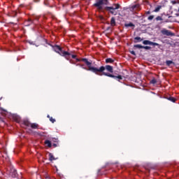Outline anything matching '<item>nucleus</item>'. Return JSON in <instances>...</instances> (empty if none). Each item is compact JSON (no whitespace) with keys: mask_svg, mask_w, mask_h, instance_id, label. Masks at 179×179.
<instances>
[{"mask_svg":"<svg viewBox=\"0 0 179 179\" xmlns=\"http://www.w3.org/2000/svg\"><path fill=\"white\" fill-rule=\"evenodd\" d=\"M103 75L104 76H108V78H113V79L118 80V82H120V80H122V76H121V75L114 76L110 73H103Z\"/></svg>","mask_w":179,"mask_h":179,"instance_id":"nucleus-5","label":"nucleus"},{"mask_svg":"<svg viewBox=\"0 0 179 179\" xmlns=\"http://www.w3.org/2000/svg\"><path fill=\"white\" fill-rule=\"evenodd\" d=\"M134 48H139V49L143 48V45H134Z\"/></svg>","mask_w":179,"mask_h":179,"instance_id":"nucleus-22","label":"nucleus"},{"mask_svg":"<svg viewBox=\"0 0 179 179\" xmlns=\"http://www.w3.org/2000/svg\"><path fill=\"white\" fill-rule=\"evenodd\" d=\"M116 22H115V17H112L110 19V26H112L113 27H114V26H115Z\"/></svg>","mask_w":179,"mask_h":179,"instance_id":"nucleus-9","label":"nucleus"},{"mask_svg":"<svg viewBox=\"0 0 179 179\" xmlns=\"http://www.w3.org/2000/svg\"><path fill=\"white\" fill-rule=\"evenodd\" d=\"M49 160L50 162H52L53 160H57V159L54 157L52 153H49Z\"/></svg>","mask_w":179,"mask_h":179,"instance_id":"nucleus-14","label":"nucleus"},{"mask_svg":"<svg viewBox=\"0 0 179 179\" xmlns=\"http://www.w3.org/2000/svg\"><path fill=\"white\" fill-rule=\"evenodd\" d=\"M143 44H144V45H157V46L159 45V43H157L152 42V41H148V40L143 41Z\"/></svg>","mask_w":179,"mask_h":179,"instance_id":"nucleus-7","label":"nucleus"},{"mask_svg":"<svg viewBox=\"0 0 179 179\" xmlns=\"http://www.w3.org/2000/svg\"><path fill=\"white\" fill-rule=\"evenodd\" d=\"M76 59L77 62H80V61H82V62H84L83 60H82V59H86V58H82V59H80L76 58Z\"/></svg>","mask_w":179,"mask_h":179,"instance_id":"nucleus-26","label":"nucleus"},{"mask_svg":"<svg viewBox=\"0 0 179 179\" xmlns=\"http://www.w3.org/2000/svg\"><path fill=\"white\" fill-rule=\"evenodd\" d=\"M178 12H179V7H178Z\"/></svg>","mask_w":179,"mask_h":179,"instance_id":"nucleus-35","label":"nucleus"},{"mask_svg":"<svg viewBox=\"0 0 179 179\" xmlns=\"http://www.w3.org/2000/svg\"><path fill=\"white\" fill-rule=\"evenodd\" d=\"M150 83H151V85H156V83H157V80H156V78H153L150 80Z\"/></svg>","mask_w":179,"mask_h":179,"instance_id":"nucleus-19","label":"nucleus"},{"mask_svg":"<svg viewBox=\"0 0 179 179\" xmlns=\"http://www.w3.org/2000/svg\"><path fill=\"white\" fill-rule=\"evenodd\" d=\"M45 145H47L48 148H51L52 146L51 141H50L49 140L45 141Z\"/></svg>","mask_w":179,"mask_h":179,"instance_id":"nucleus-17","label":"nucleus"},{"mask_svg":"<svg viewBox=\"0 0 179 179\" xmlns=\"http://www.w3.org/2000/svg\"><path fill=\"white\" fill-rule=\"evenodd\" d=\"M52 48L55 52L61 55V57H64L66 59H69V57H71V53L66 51L62 50V48L58 45H55L52 46Z\"/></svg>","mask_w":179,"mask_h":179,"instance_id":"nucleus-2","label":"nucleus"},{"mask_svg":"<svg viewBox=\"0 0 179 179\" xmlns=\"http://www.w3.org/2000/svg\"><path fill=\"white\" fill-rule=\"evenodd\" d=\"M160 9H162V6H158L157 7L155 8V9L154 10V12H159V10H160Z\"/></svg>","mask_w":179,"mask_h":179,"instance_id":"nucleus-20","label":"nucleus"},{"mask_svg":"<svg viewBox=\"0 0 179 179\" xmlns=\"http://www.w3.org/2000/svg\"><path fill=\"white\" fill-rule=\"evenodd\" d=\"M153 19H155V15H150L148 17V20H153Z\"/></svg>","mask_w":179,"mask_h":179,"instance_id":"nucleus-25","label":"nucleus"},{"mask_svg":"<svg viewBox=\"0 0 179 179\" xmlns=\"http://www.w3.org/2000/svg\"><path fill=\"white\" fill-rule=\"evenodd\" d=\"M155 20H157V22L162 21V20H163V18L161 16H157L155 18Z\"/></svg>","mask_w":179,"mask_h":179,"instance_id":"nucleus-23","label":"nucleus"},{"mask_svg":"<svg viewBox=\"0 0 179 179\" xmlns=\"http://www.w3.org/2000/svg\"><path fill=\"white\" fill-rule=\"evenodd\" d=\"M11 173H14V176L16 177V174H17V171L16 169H11Z\"/></svg>","mask_w":179,"mask_h":179,"instance_id":"nucleus-24","label":"nucleus"},{"mask_svg":"<svg viewBox=\"0 0 179 179\" xmlns=\"http://www.w3.org/2000/svg\"><path fill=\"white\" fill-rule=\"evenodd\" d=\"M53 146H54V148H57V144L54 143Z\"/></svg>","mask_w":179,"mask_h":179,"instance_id":"nucleus-32","label":"nucleus"},{"mask_svg":"<svg viewBox=\"0 0 179 179\" xmlns=\"http://www.w3.org/2000/svg\"><path fill=\"white\" fill-rule=\"evenodd\" d=\"M82 61L85 62V64L87 65L88 69L84 68V69H87V71H90L91 72H93V73H95V75H98L99 76H103V73H106L104 71H108V72H110V73H113L114 72V69L113 66L106 65L105 66H102L100 68L92 66V62H90L87 59H83Z\"/></svg>","mask_w":179,"mask_h":179,"instance_id":"nucleus-1","label":"nucleus"},{"mask_svg":"<svg viewBox=\"0 0 179 179\" xmlns=\"http://www.w3.org/2000/svg\"><path fill=\"white\" fill-rule=\"evenodd\" d=\"M120 8H121V5H120V3H113L112 6H106L104 9L106 12H108V13L114 15V16H117L118 13L116 10L117 9H120Z\"/></svg>","mask_w":179,"mask_h":179,"instance_id":"nucleus-3","label":"nucleus"},{"mask_svg":"<svg viewBox=\"0 0 179 179\" xmlns=\"http://www.w3.org/2000/svg\"><path fill=\"white\" fill-rule=\"evenodd\" d=\"M103 5H108V0H99L94 3V6L97 8L98 10H103Z\"/></svg>","mask_w":179,"mask_h":179,"instance_id":"nucleus-4","label":"nucleus"},{"mask_svg":"<svg viewBox=\"0 0 179 179\" xmlns=\"http://www.w3.org/2000/svg\"><path fill=\"white\" fill-rule=\"evenodd\" d=\"M101 19H103V16H101Z\"/></svg>","mask_w":179,"mask_h":179,"instance_id":"nucleus-34","label":"nucleus"},{"mask_svg":"<svg viewBox=\"0 0 179 179\" xmlns=\"http://www.w3.org/2000/svg\"><path fill=\"white\" fill-rule=\"evenodd\" d=\"M140 7L141 6L139 4H135L132 6L131 8L132 9V10H135V9H139Z\"/></svg>","mask_w":179,"mask_h":179,"instance_id":"nucleus-15","label":"nucleus"},{"mask_svg":"<svg viewBox=\"0 0 179 179\" xmlns=\"http://www.w3.org/2000/svg\"><path fill=\"white\" fill-rule=\"evenodd\" d=\"M166 66H171V65H176V63L171 60H166Z\"/></svg>","mask_w":179,"mask_h":179,"instance_id":"nucleus-8","label":"nucleus"},{"mask_svg":"<svg viewBox=\"0 0 179 179\" xmlns=\"http://www.w3.org/2000/svg\"><path fill=\"white\" fill-rule=\"evenodd\" d=\"M24 124L26 127H31V123L30 122H29V120H24Z\"/></svg>","mask_w":179,"mask_h":179,"instance_id":"nucleus-16","label":"nucleus"},{"mask_svg":"<svg viewBox=\"0 0 179 179\" xmlns=\"http://www.w3.org/2000/svg\"><path fill=\"white\" fill-rule=\"evenodd\" d=\"M145 13L146 15H150V11H147Z\"/></svg>","mask_w":179,"mask_h":179,"instance_id":"nucleus-31","label":"nucleus"},{"mask_svg":"<svg viewBox=\"0 0 179 179\" xmlns=\"http://www.w3.org/2000/svg\"><path fill=\"white\" fill-rule=\"evenodd\" d=\"M130 54H131L132 55H136V53H135V51L134 50H129Z\"/></svg>","mask_w":179,"mask_h":179,"instance_id":"nucleus-28","label":"nucleus"},{"mask_svg":"<svg viewBox=\"0 0 179 179\" xmlns=\"http://www.w3.org/2000/svg\"><path fill=\"white\" fill-rule=\"evenodd\" d=\"M31 128H32V129H38V125L36 123H31Z\"/></svg>","mask_w":179,"mask_h":179,"instance_id":"nucleus-12","label":"nucleus"},{"mask_svg":"<svg viewBox=\"0 0 179 179\" xmlns=\"http://www.w3.org/2000/svg\"><path fill=\"white\" fill-rule=\"evenodd\" d=\"M134 43H141V41H143V39H142L141 37L139 36H136L134 38Z\"/></svg>","mask_w":179,"mask_h":179,"instance_id":"nucleus-13","label":"nucleus"},{"mask_svg":"<svg viewBox=\"0 0 179 179\" xmlns=\"http://www.w3.org/2000/svg\"><path fill=\"white\" fill-rule=\"evenodd\" d=\"M48 118H49L50 122H52V124H54V122H55V119H54L52 117H50V115H48Z\"/></svg>","mask_w":179,"mask_h":179,"instance_id":"nucleus-18","label":"nucleus"},{"mask_svg":"<svg viewBox=\"0 0 179 179\" xmlns=\"http://www.w3.org/2000/svg\"><path fill=\"white\" fill-rule=\"evenodd\" d=\"M28 22L31 24V23H33V20L32 19H29Z\"/></svg>","mask_w":179,"mask_h":179,"instance_id":"nucleus-30","label":"nucleus"},{"mask_svg":"<svg viewBox=\"0 0 179 179\" xmlns=\"http://www.w3.org/2000/svg\"><path fill=\"white\" fill-rule=\"evenodd\" d=\"M161 33L164 36H174V34L173 32H171V31H169V30L166 29H163L161 31Z\"/></svg>","mask_w":179,"mask_h":179,"instance_id":"nucleus-6","label":"nucleus"},{"mask_svg":"<svg viewBox=\"0 0 179 179\" xmlns=\"http://www.w3.org/2000/svg\"><path fill=\"white\" fill-rule=\"evenodd\" d=\"M143 48H144V50H150L152 48L150 46H143Z\"/></svg>","mask_w":179,"mask_h":179,"instance_id":"nucleus-27","label":"nucleus"},{"mask_svg":"<svg viewBox=\"0 0 179 179\" xmlns=\"http://www.w3.org/2000/svg\"><path fill=\"white\" fill-rule=\"evenodd\" d=\"M173 3H177V2H176V1H173Z\"/></svg>","mask_w":179,"mask_h":179,"instance_id":"nucleus-33","label":"nucleus"},{"mask_svg":"<svg viewBox=\"0 0 179 179\" xmlns=\"http://www.w3.org/2000/svg\"><path fill=\"white\" fill-rule=\"evenodd\" d=\"M124 27H132V29H134L135 28V24H134V23L132 22H129L128 24H124Z\"/></svg>","mask_w":179,"mask_h":179,"instance_id":"nucleus-10","label":"nucleus"},{"mask_svg":"<svg viewBox=\"0 0 179 179\" xmlns=\"http://www.w3.org/2000/svg\"><path fill=\"white\" fill-rule=\"evenodd\" d=\"M71 58H73V59H76V55H72Z\"/></svg>","mask_w":179,"mask_h":179,"instance_id":"nucleus-29","label":"nucleus"},{"mask_svg":"<svg viewBox=\"0 0 179 179\" xmlns=\"http://www.w3.org/2000/svg\"><path fill=\"white\" fill-rule=\"evenodd\" d=\"M168 100H169V101H172V103H176V99L173 96H170L169 98H168Z\"/></svg>","mask_w":179,"mask_h":179,"instance_id":"nucleus-21","label":"nucleus"},{"mask_svg":"<svg viewBox=\"0 0 179 179\" xmlns=\"http://www.w3.org/2000/svg\"><path fill=\"white\" fill-rule=\"evenodd\" d=\"M106 64H114V59L111 58H107L105 60Z\"/></svg>","mask_w":179,"mask_h":179,"instance_id":"nucleus-11","label":"nucleus"}]
</instances>
